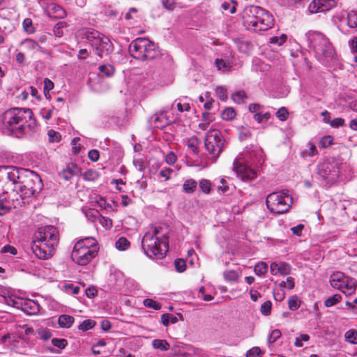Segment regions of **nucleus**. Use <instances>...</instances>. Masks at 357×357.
Listing matches in <instances>:
<instances>
[{
	"label": "nucleus",
	"instance_id": "obj_57",
	"mask_svg": "<svg viewBox=\"0 0 357 357\" xmlns=\"http://www.w3.org/2000/svg\"><path fill=\"white\" fill-rule=\"evenodd\" d=\"M322 11L325 12L335 6V1L334 0H321Z\"/></svg>",
	"mask_w": 357,
	"mask_h": 357
},
{
	"label": "nucleus",
	"instance_id": "obj_16",
	"mask_svg": "<svg viewBox=\"0 0 357 357\" xmlns=\"http://www.w3.org/2000/svg\"><path fill=\"white\" fill-rule=\"evenodd\" d=\"M45 13L48 16L54 18H63L66 15L65 10L61 6L54 3L47 5Z\"/></svg>",
	"mask_w": 357,
	"mask_h": 357
},
{
	"label": "nucleus",
	"instance_id": "obj_63",
	"mask_svg": "<svg viewBox=\"0 0 357 357\" xmlns=\"http://www.w3.org/2000/svg\"><path fill=\"white\" fill-rule=\"evenodd\" d=\"M174 265L176 267V269L181 273L183 272L185 270L186 265L185 261L181 259H177L174 261Z\"/></svg>",
	"mask_w": 357,
	"mask_h": 357
},
{
	"label": "nucleus",
	"instance_id": "obj_61",
	"mask_svg": "<svg viewBox=\"0 0 357 357\" xmlns=\"http://www.w3.org/2000/svg\"><path fill=\"white\" fill-rule=\"evenodd\" d=\"M261 354V350L259 347H254L246 352V357H258Z\"/></svg>",
	"mask_w": 357,
	"mask_h": 357
},
{
	"label": "nucleus",
	"instance_id": "obj_27",
	"mask_svg": "<svg viewBox=\"0 0 357 357\" xmlns=\"http://www.w3.org/2000/svg\"><path fill=\"white\" fill-rule=\"evenodd\" d=\"M347 25L350 28L357 27V11L351 10L347 15Z\"/></svg>",
	"mask_w": 357,
	"mask_h": 357
},
{
	"label": "nucleus",
	"instance_id": "obj_23",
	"mask_svg": "<svg viewBox=\"0 0 357 357\" xmlns=\"http://www.w3.org/2000/svg\"><path fill=\"white\" fill-rule=\"evenodd\" d=\"M197 183L192 178L187 179L183 184V190L185 193L190 194L195 191Z\"/></svg>",
	"mask_w": 357,
	"mask_h": 357
},
{
	"label": "nucleus",
	"instance_id": "obj_34",
	"mask_svg": "<svg viewBox=\"0 0 357 357\" xmlns=\"http://www.w3.org/2000/svg\"><path fill=\"white\" fill-rule=\"evenodd\" d=\"M36 334L40 339L44 341L49 340L52 337L50 331L43 327L38 328L36 331Z\"/></svg>",
	"mask_w": 357,
	"mask_h": 357
},
{
	"label": "nucleus",
	"instance_id": "obj_3",
	"mask_svg": "<svg viewBox=\"0 0 357 357\" xmlns=\"http://www.w3.org/2000/svg\"><path fill=\"white\" fill-rule=\"evenodd\" d=\"M3 128L12 135L20 137L34 131L36 123L33 112L28 108H11L2 117Z\"/></svg>",
	"mask_w": 357,
	"mask_h": 357
},
{
	"label": "nucleus",
	"instance_id": "obj_24",
	"mask_svg": "<svg viewBox=\"0 0 357 357\" xmlns=\"http://www.w3.org/2000/svg\"><path fill=\"white\" fill-rule=\"evenodd\" d=\"M317 153L316 146L310 142L307 144V149L301 152V156L303 158H306L307 157H313L317 155Z\"/></svg>",
	"mask_w": 357,
	"mask_h": 357
},
{
	"label": "nucleus",
	"instance_id": "obj_2",
	"mask_svg": "<svg viewBox=\"0 0 357 357\" xmlns=\"http://www.w3.org/2000/svg\"><path fill=\"white\" fill-rule=\"evenodd\" d=\"M264 155L261 147L252 145L246 147L234 160L233 169L236 176L243 181L257 178V167L264 162Z\"/></svg>",
	"mask_w": 357,
	"mask_h": 357
},
{
	"label": "nucleus",
	"instance_id": "obj_47",
	"mask_svg": "<svg viewBox=\"0 0 357 357\" xmlns=\"http://www.w3.org/2000/svg\"><path fill=\"white\" fill-rule=\"evenodd\" d=\"M236 116V112L233 108L228 107L226 108L222 112V118L224 120L229 121L233 119Z\"/></svg>",
	"mask_w": 357,
	"mask_h": 357
},
{
	"label": "nucleus",
	"instance_id": "obj_30",
	"mask_svg": "<svg viewBox=\"0 0 357 357\" xmlns=\"http://www.w3.org/2000/svg\"><path fill=\"white\" fill-rule=\"evenodd\" d=\"M63 290L68 294L77 295L79 294L80 288L79 286L71 283H65L63 285Z\"/></svg>",
	"mask_w": 357,
	"mask_h": 357
},
{
	"label": "nucleus",
	"instance_id": "obj_48",
	"mask_svg": "<svg viewBox=\"0 0 357 357\" xmlns=\"http://www.w3.org/2000/svg\"><path fill=\"white\" fill-rule=\"evenodd\" d=\"M252 68L255 71H264L268 68V66L264 64L260 59H255L252 62Z\"/></svg>",
	"mask_w": 357,
	"mask_h": 357
},
{
	"label": "nucleus",
	"instance_id": "obj_37",
	"mask_svg": "<svg viewBox=\"0 0 357 357\" xmlns=\"http://www.w3.org/2000/svg\"><path fill=\"white\" fill-rule=\"evenodd\" d=\"M215 65L219 70L227 72L231 69L229 63L222 59H216L215 61Z\"/></svg>",
	"mask_w": 357,
	"mask_h": 357
},
{
	"label": "nucleus",
	"instance_id": "obj_49",
	"mask_svg": "<svg viewBox=\"0 0 357 357\" xmlns=\"http://www.w3.org/2000/svg\"><path fill=\"white\" fill-rule=\"evenodd\" d=\"M47 136L49 141L52 143L59 142L61 139V135L54 130H48Z\"/></svg>",
	"mask_w": 357,
	"mask_h": 357
},
{
	"label": "nucleus",
	"instance_id": "obj_26",
	"mask_svg": "<svg viewBox=\"0 0 357 357\" xmlns=\"http://www.w3.org/2000/svg\"><path fill=\"white\" fill-rule=\"evenodd\" d=\"M231 99L238 104L245 102L247 98V94L243 90H238L231 94Z\"/></svg>",
	"mask_w": 357,
	"mask_h": 357
},
{
	"label": "nucleus",
	"instance_id": "obj_33",
	"mask_svg": "<svg viewBox=\"0 0 357 357\" xmlns=\"http://www.w3.org/2000/svg\"><path fill=\"white\" fill-rule=\"evenodd\" d=\"M178 321V319L176 316L165 313L162 314L161 316V322L162 324L167 326L170 323L171 324H175Z\"/></svg>",
	"mask_w": 357,
	"mask_h": 357
},
{
	"label": "nucleus",
	"instance_id": "obj_39",
	"mask_svg": "<svg viewBox=\"0 0 357 357\" xmlns=\"http://www.w3.org/2000/svg\"><path fill=\"white\" fill-rule=\"evenodd\" d=\"M188 148L194 153L197 152L198 139L196 137H192L186 140Z\"/></svg>",
	"mask_w": 357,
	"mask_h": 357
},
{
	"label": "nucleus",
	"instance_id": "obj_45",
	"mask_svg": "<svg viewBox=\"0 0 357 357\" xmlns=\"http://www.w3.org/2000/svg\"><path fill=\"white\" fill-rule=\"evenodd\" d=\"M66 27L65 22H58L53 29L54 34L56 37L61 38L63 35V29Z\"/></svg>",
	"mask_w": 357,
	"mask_h": 357
},
{
	"label": "nucleus",
	"instance_id": "obj_21",
	"mask_svg": "<svg viewBox=\"0 0 357 357\" xmlns=\"http://www.w3.org/2000/svg\"><path fill=\"white\" fill-rule=\"evenodd\" d=\"M17 297L14 295H10L9 290L7 288L0 286V302H4L6 305L11 306L8 300H13Z\"/></svg>",
	"mask_w": 357,
	"mask_h": 357
},
{
	"label": "nucleus",
	"instance_id": "obj_4",
	"mask_svg": "<svg viewBox=\"0 0 357 357\" xmlns=\"http://www.w3.org/2000/svg\"><path fill=\"white\" fill-rule=\"evenodd\" d=\"M59 241V231L54 226L40 227L34 233L31 249L37 258L48 259L53 256Z\"/></svg>",
	"mask_w": 357,
	"mask_h": 357
},
{
	"label": "nucleus",
	"instance_id": "obj_32",
	"mask_svg": "<svg viewBox=\"0 0 357 357\" xmlns=\"http://www.w3.org/2000/svg\"><path fill=\"white\" fill-rule=\"evenodd\" d=\"M325 123H329L332 128H338L344 126V120L342 118H335L330 120V118H324Z\"/></svg>",
	"mask_w": 357,
	"mask_h": 357
},
{
	"label": "nucleus",
	"instance_id": "obj_56",
	"mask_svg": "<svg viewBox=\"0 0 357 357\" xmlns=\"http://www.w3.org/2000/svg\"><path fill=\"white\" fill-rule=\"evenodd\" d=\"M275 115H276L277 118H278L280 121H284L287 119L288 116H289V112L285 107H282L277 111Z\"/></svg>",
	"mask_w": 357,
	"mask_h": 357
},
{
	"label": "nucleus",
	"instance_id": "obj_10",
	"mask_svg": "<svg viewBox=\"0 0 357 357\" xmlns=\"http://www.w3.org/2000/svg\"><path fill=\"white\" fill-rule=\"evenodd\" d=\"M84 37L100 58H102L112 51V44L110 40L99 31L95 29H86L84 32Z\"/></svg>",
	"mask_w": 357,
	"mask_h": 357
},
{
	"label": "nucleus",
	"instance_id": "obj_18",
	"mask_svg": "<svg viewBox=\"0 0 357 357\" xmlns=\"http://www.w3.org/2000/svg\"><path fill=\"white\" fill-rule=\"evenodd\" d=\"M21 45L26 50L33 52L41 51L42 47L38 44L37 42L32 39H25L21 42Z\"/></svg>",
	"mask_w": 357,
	"mask_h": 357
},
{
	"label": "nucleus",
	"instance_id": "obj_43",
	"mask_svg": "<svg viewBox=\"0 0 357 357\" xmlns=\"http://www.w3.org/2000/svg\"><path fill=\"white\" fill-rule=\"evenodd\" d=\"M99 70L107 77L112 76L114 73V68L112 65L104 64L99 66Z\"/></svg>",
	"mask_w": 357,
	"mask_h": 357
},
{
	"label": "nucleus",
	"instance_id": "obj_58",
	"mask_svg": "<svg viewBox=\"0 0 357 357\" xmlns=\"http://www.w3.org/2000/svg\"><path fill=\"white\" fill-rule=\"evenodd\" d=\"M205 100L206 102L204 103V107L206 109L210 110L214 102V100L211 96V93L206 92L205 93Z\"/></svg>",
	"mask_w": 357,
	"mask_h": 357
},
{
	"label": "nucleus",
	"instance_id": "obj_17",
	"mask_svg": "<svg viewBox=\"0 0 357 357\" xmlns=\"http://www.w3.org/2000/svg\"><path fill=\"white\" fill-rule=\"evenodd\" d=\"M151 121L152 125L158 129H162L168 125V120L164 115H153Z\"/></svg>",
	"mask_w": 357,
	"mask_h": 357
},
{
	"label": "nucleus",
	"instance_id": "obj_64",
	"mask_svg": "<svg viewBox=\"0 0 357 357\" xmlns=\"http://www.w3.org/2000/svg\"><path fill=\"white\" fill-rule=\"evenodd\" d=\"M251 131L249 128H243L239 132V139L241 141L245 140L251 137Z\"/></svg>",
	"mask_w": 357,
	"mask_h": 357
},
{
	"label": "nucleus",
	"instance_id": "obj_60",
	"mask_svg": "<svg viewBox=\"0 0 357 357\" xmlns=\"http://www.w3.org/2000/svg\"><path fill=\"white\" fill-rule=\"evenodd\" d=\"M83 176L85 180L93 181L97 178L98 174L95 170L89 169L84 173Z\"/></svg>",
	"mask_w": 357,
	"mask_h": 357
},
{
	"label": "nucleus",
	"instance_id": "obj_5",
	"mask_svg": "<svg viewBox=\"0 0 357 357\" xmlns=\"http://www.w3.org/2000/svg\"><path fill=\"white\" fill-rule=\"evenodd\" d=\"M308 45L317 61L324 66H331L337 61L336 54L329 40L321 33L310 31L305 34Z\"/></svg>",
	"mask_w": 357,
	"mask_h": 357
},
{
	"label": "nucleus",
	"instance_id": "obj_51",
	"mask_svg": "<svg viewBox=\"0 0 357 357\" xmlns=\"http://www.w3.org/2000/svg\"><path fill=\"white\" fill-rule=\"evenodd\" d=\"M272 303L270 301H267L261 304L260 312L263 315L268 316L271 312Z\"/></svg>",
	"mask_w": 357,
	"mask_h": 357
},
{
	"label": "nucleus",
	"instance_id": "obj_46",
	"mask_svg": "<svg viewBox=\"0 0 357 357\" xmlns=\"http://www.w3.org/2000/svg\"><path fill=\"white\" fill-rule=\"evenodd\" d=\"M287 38V35L282 33L280 36L271 37L269 39V43L271 44H276L278 46H280L286 42Z\"/></svg>",
	"mask_w": 357,
	"mask_h": 357
},
{
	"label": "nucleus",
	"instance_id": "obj_13",
	"mask_svg": "<svg viewBox=\"0 0 357 357\" xmlns=\"http://www.w3.org/2000/svg\"><path fill=\"white\" fill-rule=\"evenodd\" d=\"M317 175L328 183L335 182L340 175L338 164L334 160H324L318 164Z\"/></svg>",
	"mask_w": 357,
	"mask_h": 357
},
{
	"label": "nucleus",
	"instance_id": "obj_6",
	"mask_svg": "<svg viewBox=\"0 0 357 357\" xmlns=\"http://www.w3.org/2000/svg\"><path fill=\"white\" fill-rule=\"evenodd\" d=\"M162 228L152 227L149 229L142 240V249L149 258L162 259L168 250V238L161 232Z\"/></svg>",
	"mask_w": 357,
	"mask_h": 357
},
{
	"label": "nucleus",
	"instance_id": "obj_52",
	"mask_svg": "<svg viewBox=\"0 0 357 357\" xmlns=\"http://www.w3.org/2000/svg\"><path fill=\"white\" fill-rule=\"evenodd\" d=\"M279 273L282 275H287L291 272V266L285 262H281L278 264Z\"/></svg>",
	"mask_w": 357,
	"mask_h": 357
},
{
	"label": "nucleus",
	"instance_id": "obj_41",
	"mask_svg": "<svg viewBox=\"0 0 357 357\" xmlns=\"http://www.w3.org/2000/svg\"><path fill=\"white\" fill-rule=\"evenodd\" d=\"M342 296L339 294H334L333 296L328 298L325 302L324 304L326 307H332L334 305L337 304L342 300Z\"/></svg>",
	"mask_w": 357,
	"mask_h": 357
},
{
	"label": "nucleus",
	"instance_id": "obj_9",
	"mask_svg": "<svg viewBox=\"0 0 357 357\" xmlns=\"http://www.w3.org/2000/svg\"><path fill=\"white\" fill-rule=\"evenodd\" d=\"M131 56L139 61L152 60L160 54L158 46L146 38H137L129 45Z\"/></svg>",
	"mask_w": 357,
	"mask_h": 357
},
{
	"label": "nucleus",
	"instance_id": "obj_20",
	"mask_svg": "<svg viewBox=\"0 0 357 357\" xmlns=\"http://www.w3.org/2000/svg\"><path fill=\"white\" fill-rule=\"evenodd\" d=\"M213 121L214 117L211 113L203 112L202 119V121L199 123L198 127L202 130H206L208 128L209 124Z\"/></svg>",
	"mask_w": 357,
	"mask_h": 357
},
{
	"label": "nucleus",
	"instance_id": "obj_62",
	"mask_svg": "<svg viewBox=\"0 0 357 357\" xmlns=\"http://www.w3.org/2000/svg\"><path fill=\"white\" fill-rule=\"evenodd\" d=\"M333 139L330 135L324 136L320 140V145L323 148H327L333 144Z\"/></svg>",
	"mask_w": 357,
	"mask_h": 357
},
{
	"label": "nucleus",
	"instance_id": "obj_38",
	"mask_svg": "<svg viewBox=\"0 0 357 357\" xmlns=\"http://www.w3.org/2000/svg\"><path fill=\"white\" fill-rule=\"evenodd\" d=\"M143 304L146 307L153 309L155 310H159L162 307L161 303H158L151 298L144 299L143 301Z\"/></svg>",
	"mask_w": 357,
	"mask_h": 357
},
{
	"label": "nucleus",
	"instance_id": "obj_54",
	"mask_svg": "<svg viewBox=\"0 0 357 357\" xmlns=\"http://www.w3.org/2000/svg\"><path fill=\"white\" fill-rule=\"evenodd\" d=\"M52 344L58 349H63L67 345V340L63 338H53Z\"/></svg>",
	"mask_w": 357,
	"mask_h": 357
},
{
	"label": "nucleus",
	"instance_id": "obj_31",
	"mask_svg": "<svg viewBox=\"0 0 357 357\" xmlns=\"http://www.w3.org/2000/svg\"><path fill=\"white\" fill-rule=\"evenodd\" d=\"M308 10L310 13H321V0H313L308 6Z\"/></svg>",
	"mask_w": 357,
	"mask_h": 357
},
{
	"label": "nucleus",
	"instance_id": "obj_8",
	"mask_svg": "<svg viewBox=\"0 0 357 357\" xmlns=\"http://www.w3.org/2000/svg\"><path fill=\"white\" fill-rule=\"evenodd\" d=\"M98 249L96 239L93 237H86L75 244L71 258L75 263L85 266L97 255Z\"/></svg>",
	"mask_w": 357,
	"mask_h": 357
},
{
	"label": "nucleus",
	"instance_id": "obj_36",
	"mask_svg": "<svg viewBox=\"0 0 357 357\" xmlns=\"http://www.w3.org/2000/svg\"><path fill=\"white\" fill-rule=\"evenodd\" d=\"M345 340L348 342L356 344H357V331L354 329H350L345 333Z\"/></svg>",
	"mask_w": 357,
	"mask_h": 357
},
{
	"label": "nucleus",
	"instance_id": "obj_29",
	"mask_svg": "<svg viewBox=\"0 0 357 357\" xmlns=\"http://www.w3.org/2000/svg\"><path fill=\"white\" fill-rule=\"evenodd\" d=\"M174 104L176 105L178 110L181 112H188L190 109V105L187 101L186 98H182L179 99L178 100H176Z\"/></svg>",
	"mask_w": 357,
	"mask_h": 357
},
{
	"label": "nucleus",
	"instance_id": "obj_53",
	"mask_svg": "<svg viewBox=\"0 0 357 357\" xmlns=\"http://www.w3.org/2000/svg\"><path fill=\"white\" fill-rule=\"evenodd\" d=\"M216 96L222 101H226L227 99V89L222 86H217L215 89Z\"/></svg>",
	"mask_w": 357,
	"mask_h": 357
},
{
	"label": "nucleus",
	"instance_id": "obj_50",
	"mask_svg": "<svg viewBox=\"0 0 357 357\" xmlns=\"http://www.w3.org/2000/svg\"><path fill=\"white\" fill-rule=\"evenodd\" d=\"M282 335V333L278 329H275L271 331V333L268 336V344L274 343L278 339H279Z\"/></svg>",
	"mask_w": 357,
	"mask_h": 357
},
{
	"label": "nucleus",
	"instance_id": "obj_55",
	"mask_svg": "<svg viewBox=\"0 0 357 357\" xmlns=\"http://www.w3.org/2000/svg\"><path fill=\"white\" fill-rule=\"evenodd\" d=\"M222 8L225 11H229L230 13H234L236 12V3L232 1L224 2L222 4Z\"/></svg>",
	"mask_w": 357,
	"mask_h": 357
},
{
	"label": "nucleus",
	"instance_id": "obj_19",
	"mask_svg": "<svg viewBox=\"0 0 357 357\" xmlns=\"http://www.w3.org/2000/svg\"><path fill=\"white\" fill-rule=\"evenodd\" d=\"M74 317L68 314H61L59 317L58 323L61 328H69L74 322Z\"/></svg>",
	"mask_w": 357,
	"mask_h": 357
},
{
	"label": "nucleus",
	"instance_id": "obj_25",
	"mask_svg": "<svg viewBox=\"0 0 357 357\" xmlns=\"http://www.w3.org/2000/svg\"><path fill=\"white\" fill-rule=\"evenodd\" d=\"M130 246V241L123 236L119 238L115 242V247L119 251L127 250Z\"/></svg>",
	"mask_w": 357,
	"mask_h": 357
},
{
	"label": "nucleus",
	"instance_id": "obj_44",
	"mask_svg": "<svg viewBox=\"0 0 357 357\" xmlns=\"http://www.w3.org/2000/svg\"><path fill=\"white\" fill-rule=\"evenodd\" d=\"M199 187L204 193L208 194L211 191V183L210 181L202 178L199 181Z\"/></svg>",
	"mask_w": 357,
	"mask_h": 357
},
{
	"label": "nucleus",
	"instance_id": "obj_28",
	"mask_svg": "<svg viewBox=\"0 0 357 357\" xmlns=\"http://www.w3.org/2000/svg\"><path fill=\"white\" fill-rule=\"evenodd\" d=\"M255 273L260 277L264 276L268 271V265L264 262H258L254 268Z\"/></svg>",
	"mask_w": 357,
	"mask_h": 357
},
{
	"label": "nucleus",
	"instance_id": "obj_40",
	"mask_svg": "<svg viewBox=\"0 0 357 357\" xmlns=\"http://www.w3.org/2000/svg\"><path fill=\"white\" fill-rule=\"evenodd\" d=\"M288 305L291 310L295 311L300 307L301 301L296 296H291L288 300Z\"/></svg>",
	"mask_w": 357,
	"mask_h": 357
},
{
	"label": "nucleus",
	"instance_id": "obj_7",
	"mask_svg": "<svg viewBox=\"0 0 357 357\" xmlns=\"http://www.w3.org/2000/svg\"><path fill=\"white\" fill-rule=\"evenodd\" d=\"M243 19L247 29L255 32L270 29L274 21L272 15L257 6L246 7L243 11Z\"/></svg>",
	"mask_w": 357,
	"mask_h": 357
},
{
	"label": "nucleus",
	"instance_id": "obj_42",
	"mask_svg": "<svg viewBox=\"0 0 357 357\" xmlns=\"http://www.w3.org/2000/svg\"><path fill=\"white\" fill-rule=\"evenodd\" d=\"M96 325V322L91 319L84 320L78 326V328L82 331H87L93 328Z\"/></svg>",
	"mask_w": 357,
	"mask_h": 357
},
{
	"label": "nucleus",
	"instance_id": "obj_35",
	"mask_svg": "<svg viewBox=\"0 0 357 357\" xmlns=\"http://www.w3.org/2000/svg\"><path fill=\"white\" fill-rule=\"evenodd\" d=\"M225 280L229 282H236L239 278L238 272L235 271H226L223 273Z\"/></svg>",
	"mask_w": 357,
	"mask_h": 357
},
{
	"label": "nucleus",
	"instance_id": "obj_1",
	"mask_svg": "<svg viewBox=\"0 0 357 357\" xmlns=\"http://www.w3.org/2000/svg\"><path fill=\"white\" fill-rule=\"evenodd\" d=\"M0 177L7 188L16 192L22 199L39 193L43 185L41 178L28 169L2 166L0 167Z\"/></svg>",
	"mask_w": 357,
	"mask_h": 357
},
{
	"label": "nucleus",
	"instance_id": "obj_15",
	"mask_svg": "<svg viewBox=\"0 0 357 357\" xmlns=\"http://www.w3.org/2000/svg\"><path fill=\"white\" fill-rule=\"evenodd\" d=\"M11 306L21 310L28 315H36L40 311V305L38 302L28 298L17 297L13 300H8Z\"/></svg>",
	"mask_w": 357,
	"mask_h": 357
},
{
	"label": "nucleus",
	"instance_id": "obj_59",
	"mask_svg": "<svg viewBox=\"0 0 357 357\" xmlns=\"http://www.w3.org/2000/svg\"><path fill=\"white\" fill-rule=\"evenodd\" d=\"M218 192H221L222 193H225L228 191L229 187L227 185V182L225 178H221L219 180V184H218Z\"/></svg>",
	"mask_w": 357,
	"mask_h": 357
},
{
	"label": "nucleus",
	"instance_id": "obj_22",
	"mask_svg": "<svg viewBox=\"0 0 357 357\" xmlns=\"http://www.w3.org/2000/svg\"><path fill=\"white\" fill-rule=\"evenodd\" d=\"M152 347L153 349L161 351H168L170 348V345L167 340L160 339L153 340L152 342Z\"/></svg>",
	"mask_w": 357,
	"mask_h": 357
},
{
	"label": "nucleus",
	"instance_id": "obj_14",
	"mask_svg": "<svg viewBox=\"0 0 357 357\" xmlns=\"http://www.w3.org/2000/svg\"><path fill=\"white\" fill-rule=\"evenodd\" d=\"M225 141L218 130L211 129L206 133L204 145L206 150L213 157H218L222 151Z\"/></svg>",
	"mask_w": 357,
	"mask_h": 357
},
{
	"label": "nucleus",
	"instance_id": "obj_12",
	"mask_svg": "<svg viewBox=\"0 0 357 357\" xmlns=\"http://www.w3.org/2000/svg\"><path fill=\"white\" fill-rule=\"evenodd\" d=\"M330 284L332 287L342 291L347 296L353 294L356 289L357 281L340 271L331 275Z\"/></svg>",
	"mask_w": 357,
	"mask_h": 357
},
{
	"label": "nucleus",
	"instance_id": "obj_11",
	"mask_svg": "<svg viewBox=\"0 0 357 357\" xmlns=\"http://www.w3.org/2000/svg\"><path fill=\"white\" fill-rule=\"evenodd\" d=\"M266 206L273 213L282 214L291 208L293 199L287 191L281 190L268 195L266 197Z\"/></svg>",
	"mask_w": 357,
	"mask_h": 357
}]
</instances>
